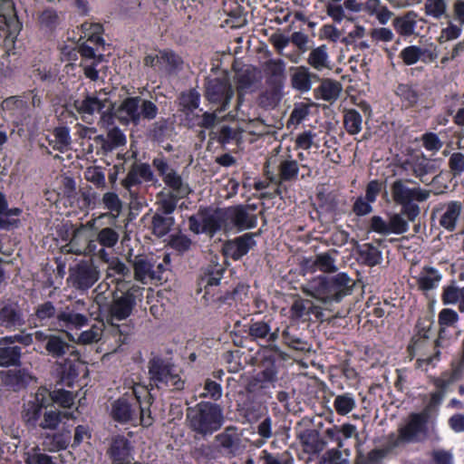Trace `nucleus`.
<instances>
[{"instance_id": "b1692460", "label": "nucleus", "mask_w": 464, "mask_h": 464, "mask_svg": "<svg viewBox=\"0 0 464 464\" xmlns=\"http://www.w3.org/2000/svg\"><path fill=\"white\" fill-rule=\"evenodd\" d=\"M303 268L309 273L316 271L334 273L338 269L335 258L329 252L320 253L314 257L305 258L303 262Z\"/></svg>"}, {"instance_id": "2f4dec72", "label": "nucleus", "mask_w": 464, "mask_h": 464, "mask_svg": "<svg viewBox=\"0 0 464 464\" xmlns=\"http://www.w3.org/2000/svg\"><path fill=\"white\" fill-rule=\"evenodd\" d=\"M71 441V431L63 430L60 432L47 434L44 437L43 445L44 450L56 452L65 450Z\"/></svg>"}, {"instance_id": "2eb2a0df", "label": "nucleus", "mask_w": 464, "mask_h": 464, "mask_svg": "<svg viewBox=\"0 0 464 464\" xmlns=\"http://www.w3.org/2000/svg\"><path fill=\"white\" fill-rule=\"evenodd\" d=\"M143 63L156 72L169 73L178 68L180 58L169 50H155L145 55Z\"/></svg>"}, {"instance_id": "58836bf2", "label": "nucleus", "mask_w": 464, "mask_h": 464, "mask_svg": "<svg viewBox=\"0 0 464 464\" xmlns=\"http://www.w3.org/2000/svg\"><path fill=\"white\" fill-rule=\"evenodd\" d=\"M266 82L273 86H281L285 77V63L283 60H269L266 63Z\"/></svg>"}, {"instance_id": "f704fd0d", "label": "nucleus", "mask_w": 464, "mask_h": 464, "mask_svg": "<svg viewBox=\"0 0 464 464\" xmlns=\"http://www.w3.org/2000/svg\"><path fill=\"white\" fill-rule=\"evenodd\" d=\"M328 48L323 44L311 50L307 57V63L318 72L330 69Z\"/></svg>"}, {"instance_id": "c756f323", "label": "nucleus", "mask_w": 464, "mask_h": 464, "mask_svg": "<svg viewBox=\"0 0 464 464\" xmlns=\"http://www.w3.org/2000/svg\"><path fill=\"white\" fill-rule=\"evenodd\" d=\"M19 208H7V202L5 195L0 192V228L10 229L17 227L20 225L19 217L22 214Z\"/></svg>"}, {"instance_id": "a878e982", "label": "nucleus", "mask_w": 464, "mask_h": 464, "mask_svg": "<svg viewBox=\"0 0 464 464\" xmlns=\"http://www.w3.org/2000/svg\"><path fill=\"white\" fill-rule=\"evenodd\" d=\"M420 291L427 294L436 289L442 279L441 273L435 267L425 266L413 276Z\"/></svg>"}, {"instance_id": "9b49d317", "label": "nucleus", "mask_w": 464, "mask_h": 464, "mask_svg": "<svg viewBox=\"0 0 464 464\" xmlns=\"http://www.w3.org/2000/svg\"><path fill=\"white\" fill-rule=\"evenodd\" d=\"M101 277L98 266L89 261H81L70 267L68 282L71 285L79 290L90 289Z\"/></svg>"}, {"instance_id": "e433bc0d", "label": "nucleus", "mask_w": 464, "mask_h": 464, "mask_svg": "<svg viewBox=\"0 0 464 464\" xmlns=\"http://www.w3.org/2000/svg\"><path fill=\"white\" fill-rule=\"evenodd\" d=\"M19 30L18 21L14 10L0 11V39L13 38Z\"/></svg>"}, {"instance_id": "5fc2aeb1", "label": "nucleus", "mask_w": 464, "mask_h": 464, "mask_svg": "<svg viewBox=\"0 0 464 464\" xmlns=\"http://www.w3.org/2000/svg\"><path fill=\"white\" fill-rule=\"evenodd\" d=\"M215 440L219 447L228 451H232L238 441L237 430L233 427H228L222 433L217 435Z\"/></svg>"}, {"instance_id": "dca6fc26", "label": "nucleus", "mask_w": 464, "mask_h": 464, "mask_svg": "<svg viewBox=\"0 0 464 464\" xmlns=\"http://www.w3.org/2000/svg\"><path fill=\"white\" fill-rule=\"evenodd\" d=\"M223 216L225 218V230H231L233 228L237 230L249 229L256 225V216L250 215L243 206L228 208L224 211Z\"/></svg>"}, {"instance_id": "6e6552de", "label": "nucleus", "mask_w": 464, "mask_h": 464, "mask_svg": "<svg viewBox=\"0 0 464 464\" xmlns=\"http://www.w3.org/2000/svg\"><path fill=\"white\" fill-rule=\"evenodd\" d=\"M429 419L425 412L411 413L398 430L395 446L401 443L419 442L427 437Z\"/></svg>"}, {"instance_id": "680f3d73", "label": "nucleus", "mask_w": 464, "mask_h": 464, "mask_svg": "<svg viewBox=\"0 0 464 464\" xmlns=\"http://www.w3.org/2000/svg\"><path fill=\"white\" fill-rule=\"evenodd\" d=\"M54 148L60 151L66 150L71 143V136L69 129L66 127L56 128L53 132Z\"/></svg>"}, {"instance_id": "a211bd4d", "label": "nucleus", "mask_w": 464, "mask_h": 464, "mask_svg": "<svg viewBox=\"0 0 464 464\" xmlns=\"http://www.w3.org/2000/svg\"><path fill=\"white\" fill-rule=\"evenodd\" d=\"M130 268L119 258H112L106 269V278L102 283L114 285V288H127L130 285H137L130 280Z\"/></svg>"}, {"instance_id": "412c9836", "label": "nucleus", "mask_w": 464, "mask_h": 464, "mask_svg": "<svg viewBox=\"0 0 464 464\" xmlns=\"http://www.w3.org/2000/svg\"><path fill=\"white\" fill-rule=\"evenodd\" d=\"M133 394L137 397L138 421L144 427L150 426L153 422L150 410L151 395L145 387L138 385L133 387Z\"/></svg>"}, {"instance_id": "6ab92c4d", "label": "nucleus", "mask_w": 464, "mask_h": 464, "mask_svg": "<svg viewBox=\"0 0 464 464\" xmlns=\"http://www.w3.org/2000/svg\"><path fill=\"white\" fill-rule=\"evenodd\" d=\"M111 416L121 423H135L138 421L137 397H121L111 404Z\"/></svg>"}, {"instance_id": "7c9ffc66", "label": "nucleus", "mask_w": 464, "mask_h": 464, "mask_svg": "<svg viewBox=\"0 0 464 464\" xmlns=\"http://www.w3.org/2000/svg\"><path fill=\"white\" fill-rule=\"evenodd\" d=\"M362 11L369 16H374L382 25H385L393 16V13L381 0H367L363 4Z\"/></svg>"}, {"instance_id": "ddd939ff", "label": "nucleus", "mask_w": 464, "mask_h": 464, "mask_svg": "<svg viewBox=\"0 0 464 464\" xmlns=\"http://www.w3.org/2000/svg\"><path fill=\"white\" fill-rule=\"evenodd\" d=\"M411 180L397 179L391 186V194L393 201L400 206H407L409 203L424 202L430 197L431 191L420 187H409Z\"/></svg>"}, {"instance_id": "f03ea898", "label": "nucleus", "mask_w": 464, "mask_h": 464, "mask_svg": "<svg viewBox=\"0 0 464 464\" xmlns=\"http://www.w3.org/2000/svg\"><path fill=\"white\" fill-rule=\"evenodd\" d=\"M353 280L345 273L334 276H317L302 286L306 295L315 298L324 304L340 303L343 297L352 294Z\"/></svg>"}, {"instance_id": "ea45409f", "label": "nucleus", "mask_w": 464, "mask_h": 464, "mask_svg": "<svg viewBox=\"0 0 464 464\" xmlns=\"http://www.w3.org/2000/svg\"><path fill=\"white\" fill-rule=\"evenodd\" d=\"M237 87L238 90L237 106L242 102V92L248 91L256 81V71L254 68H246L237 74Z\"/></svg>"}, {"instance_id": "338daca9", "label": "nucleus", "mask_w": 464, "mask_h": 464, "mask_svg": "<svg viewBox=\"0 0 464 464\" xmlns=\"http://www.w3.org/2000/svg\"><path fill=\"white\" fill-rule=\"evenodd\" d=\"M39 22L42 27L46 30H53L59 24L60 18L56 11L46 9L41 14Z\"/></svg>"}, {"instance_id": "39448f33", "label": "nucleus", "mask_w": 464, "mask_h": 464, "mask_svg": "<svg viewBox=\"0 0 464 464\" xmlns=\"http://www.w3.org/2000/svg\"><path fill=\"white\" fill-rule=\"evenodd\" d=\"M53 402L63 408H71L74 403L73 394L65 390L53 392L46 388H39L34 395L24 403L22 416L26 424L35 427L42 415L43 409H47Z\"/></svg>"}, {"instance_id": "473e14b6", "label": "nucleus", "mask_w": 464, "mask_h": 464, "mask_svg": "<svg viewBox=\"0 0 464 464\" xmlns=\"http://www.w3.org/2000/svg\"><path fill=\"white\" fill-rule=\"evenodd\" d=\"M399 56L406 65H413L419 61L423 60V57H428L430 60L437 58V54L433 53V52L422 49L417 45H410L403 48Z\"/></svg>"}, {"instance_id": "c85d7f7f", "label": "nucleus", "mask_w": 464, "mask_h": 464, "mask_svg": "<svg viewBox=\"0 0 464 464\" xmlns=\"http://www.w3.org/2000/svg\"><path fill=\"white\" fill-rule=\"evenodd\" d=\"M320 81V77L312 72L306 66H298L291 75V83L294 89L301 92H308L313 82Z\"/></svg>"}, {"instance_id": "9d476101", "label": "nucleus", "mask_w": 464, "mask_h": 464, "mask_svg": "<svg viewBox=\"0 0 464 464\" xmlns=\"http://www.w3.org/2000/svg\"><path fill=\"white\" fill-rule=\"evenodd\" d=\"M86 311L85 302L77 300L58 310L55 325L63 331L81 328L88 323V317L84 314Z\"/></svg>"}, {"instance_id": "20e7f679", "label": "nucleus", "mask_w": 464, "mask_h": 464, "mask_svg": "<svg viewBox=\"0 0 464 464\" xmlns=\"http://www.w3.org/2000/svg\"><path fill=\"white\" fill-rule=\"evenodd\" d=\"M34 338L38 342L45 343V350L53 358H61L65 354L70 355L69 358L59 363V371L63 379L72 380L78 376L81 362L79 353L74 346L68 343L59 334H48L42 331H36Z\"/></svg>"}, {"instance_id": "8fccbe9b", "label": "nucleus", "mask_w": 464, "mask_h": 464, "mask_svg": "<svg viewBox=\"0 0 464 464\" xmlns=\"http://www.w3.org/2000/svg\"><path fill=\"white\" fill-rule=\"evenodd\" d=\"M21 348L18 346L0 345V366L8 367L20 362Z\"/></svg>"}, {"instance_id": "49530a36", "label": "nucleus", "mask_w": 464, "mask_h": 464, "mask_svg": "<svg viewBox=\"0 0 464 464\" xmlns=\"http://www.w3.org/2000/svg\"><path fill=\"white\" fill-rule=\"evenodd\" d=\"M358 253L362 262L369 266L379 265L382 260V252L372 244H363Z\"/></svg>"}, {"instance_id": "f8f14e48", "label": "nucleus", "mask_w": 464, "mask_h": 464, "mask_svg": "<svg viewBox=\"0 0 464 464\" xmlns=\"http://www.w3.org/2000/svg\"><path fill=\"white\" fill-rule=\"evenodd\" d=\"M152 164L169 188L167 192L175 193L179 198H186L190 194L191 189L188 184L184 182L181 176L169 166L164 158L154 159Z\"/></svg>"}, {"instance_id": "4c0bfd02", "label": "nucleus", "mask_w": 464, "mask_h": 464, "mask_svg": "<svg viewBox=\"0 0 464 464\" xmlns=\"http://www.w3.org/2000/svg\"><path fill=\"white\" fill-rule=\"evenodd\" d=\"M423 13L434 20L448 19L449 6L446 0H425Z\"/></svg>"}, {"instance_id": "052dcab7", "label": "nucleus", "mask_w": 464, "mask_h": 464, "mask_svg": "<svg viewBox=\"0 0 464 464\" xmlns=\"http://www.w3.org/2000/svg\"><path fill=\"white\" fill-rule=\"evenodd\" d=\"M200 95L196 90H189L181 93L179 104L183 111H193L199 105Z\"/></svg>"}, {"instance_id": "0e129e2a", "label": "nucleus", "mask_w": 464, "mask_h": 464, "mask_svg": "<svg viewBox=\"0 0 464 464\" xmlns=\"http://www.w3.org/2000/svg\"><path fill=\"white\" fill-rule=\"evenodd\" d=\"M57 312L58 310H56L53 304L50 301H47L38 305L35 311V315L40 321L46 322L50 319L55 320ZM53 323L55 324V321H53Z\"/></svg>"}, {"instance_id": "774afa93", "label": "nucleus", "mask_w": 464, "mask_h": 464, "mask_svg": "<svg viewBox=\"0 0 464 464\" xmlns=\"http://www.w3.org/2000/svg\"><path fill=\"white\" fill-rule=\"evenodd\" d=\"M260 459L264 464H289L290 455L287 451L273 454L264 450L261 452Z\"/></svg>"}, {"instance_id": "aec40b11", "label": "nucleus", "mask_w": 464, "mask_h": 464, "mask_svg": "<svg viewBox=\"0 0 464 464\" xmlns=\"http://www.w3.org/2000/svg\"><path fill=\"white\" fill-rule=\"evenodd\" d=\"M254 237L255 234L246 233L234 240L226 242L223 247L224 254L234 260L240 259L256 246Z\"/></svg>"}, {"instance_id": "c9c22d12", "label": "nucleus", "mask_w": 464, "mask_h": 464, "mask_svg": "<svg viewBox=\"0 0 464 464\" xmlns=\"http://www.w3.org/2000/svg\"><path fill=\"white\" fill-rule=\"evenodd\" d=\"M277 169L280 182L293 181L297 179L299 165L298 162L290 156H281Z\"/></svg>"}, {"instance_id": "7ed1b4c3", "label": "nucleus", "mask_w": 464, "mask_h": 464, "mask_svg": "<svg viewBox=\"0 0 464 464\" xmlns=\"http://www.w3.org/2000/svg\"><path fill=\"white\" fill-rule=\"evenodd\" d=\"M225 418L220 405L200 401L186 410V423L194 433L208 437L218 431L224 424Z\"/></svg>"}, {"instance_id": "72a5a7b5", "label": "nucleus", "mask_w": 464, "mask_h": 464, "mask_svg": "<svg viewBox=\"0 0 464 464\" xmlns=\"http://www.w3.org/2000/svg\"><path fill=\"white\" fill-rule=\"evenodd\" d=\"M42 420L39 419L36 425L43 430H54L58 428L63 419H74L72 412H62L56 410L44 409Z\"/></svg>"}, {"instance_id": "f257e3e1", "label": "nucleus", "mask_w": 464, "mask_h": 464, "mask_svg": "<svg viewBox=\"0 0 464 464\" xmlns=\"http://www.w3.org/2000/svg\"><path fill=\"white\" fill-rule=\"evenodd\" d=\"M109 290V283H100L93 293L94 301L107 314V322L111 326L113 334H128L129 327L126 324H118V322L129 318L137 304L143 298V288L139 285H130L127 288H114L111 292V302H107L105 293Z\"/></svg>"}, {"instance_id": "37998d69", "label": "nucleus", "mask_w": 464, "mask_h": 464, "mask_svg": "<svg viewBox=\"0 0 464 464\" xmlns=\"http://www.w3.org/2000/svg\"><path fill=\"white\" fill-rule=\"evenodd\" d=\"M182 198L177 197L175 193L161 191L157 196V213L170 216L177 208V204Z\"/></svg>"}, {"instance_id": "c03bdc74", "label": "nucleus", "mask_w": 464, "mask_h": 464, "mask_svg": "<svg viewBox=\"0 0 464 464\" xmlns=\"http://www.w3.org/2000/svg\"><path fill=\"white\" fill-rule=\"evenodd\" d=\"M33 380V375L27 370L19 369L7 374L5 383L13 390L17 391L27 386Z\"/></svg>"}, {"instance_id": "a18cd8bd", "label": "nucleus", "mask_w": 464, "mask_h": 464, "mask_svg": "<svg viewBox=\"0 0 464 464\" xmlns=\"http://www.w3.org/2000/svg\"><path fill=\"white\" fill-rule=\"evenodd\" d=\"M174 218L162 213H155L152 218V231L158 237L166 236L174 225Z\"/></svg>"}, {"instance_id": "a19ab883", "label": "nucleus", "mask_w": 464, "mask_h": 464, "mask_svg": "<svg viewBox=\"0 0 464 464\" xmlns=\"http://www.w3.org/2000/svg\"><path fill=\"white\" fill-rule=\"evenodd\" d=\"M203 223H204V233H208L213 236L217 231L224 227L225 218L223 216L224 211H202Z\"/></svg>"}, {"instance_id": "4be33fe9", "label": "nucleus", "mask_w": 464, "mask_h": 464, "mask_svg": "<svg viewBox=\"0 0 464 464\" xmlns=\"http://www.w3.org/2000/svg\"><path fill=\"white\" fill-rule=\"evenodd\" d=\"M440 211L439 219L440 227L449 232L454 231L463 211L462 203L458 200L449 201L441 206Z\"/></svg>"}, {"instance_id": "e2e57ef3", "label": "nucleus", "mask_w": 464, "mask_h": 464, "mask_svg": "<svg viewBox=\"0 0 464 464\" xmlns=\"http://www.w3.org/2000/svg\"><path fill=\"white\" fill-rule=\"evenodd\" d=\"M342 0H329L326 5L327 14L336 23H341L344 19H348L343 5L340 4Z\"/></svg>"}, {"instance_id": "864d4df0", "label": "nucleus", "mask_w": 464, "mask_h": 464, "mask_svg": "<svg viewBox=\"0 0 464 464\" xmlns=\"http://www.w3.org/2000/svg\"><path fill=\"white\" fill-rule=\"evenodd\" d=\"M97 241L101 246L113 248L119 241V232L111 227H106L97 232Z\"/></svg>"}, {"instance_id": "69168bd1", "label": "nucleus", "mask_w": 464, "mask_h": 464, "mask_svg": "<svg viewBox=\"0 0 464 464\" xmlns=\"http://www.w3.org/2000/svg\"><path fill=\"white\" fill-rule=\"evenodd\" d=\"M85 179L97 188H104L106 185L105 175L100 167H90L84 172Z\"/></svg>"}, {"instance_id": "4468645a", "label": "nucleus", "mask_w": 464, "mask_h": 464, "mask_svg": "<svg viewBox=\"0 0 464 464\" xmlns=\"http://www.w3.org/2000/svg\"><path fill=\"white\" fill-rule=\"evenodd\" d=\"M206 96L211 102H221L218 112L225 111L234 96V90L227 76L208 79L206 86Z\"/></svg>"}, {"instance_id": "de8ad7c7", "label": "nucleus", "mask_w": 464, "mask_h": 464, "mask_svg": "<svg viewBox=\"0 0 464 464\" xmlns=\"http://www.w3.org/2000/svg\"><path fill=\"white\" fill-rule=\"evenodd\" d=\"M23 324V318L19 311L16 309V307L13 305H6L0 310L1 325L6 328H12L15 326H20Z\"/></svg>"}, {"instance_id": "cd10ccee", "label": "nucleus", "mask_w": 464, "mask_h": 464, "mask_svg": "<svg viewBox=\"0 0 464 464\" xmlns=\"http://www.w3.org/2000/svg\"><path fill=\"white\" fill-rule=\"evenodd\" d=\"M419 14L415 11H408L395 17L392 26L396 33L402 37H410L418 34L416 32Z\"/></svg>"}, {"instance_id": "5701e85b", "label": "nucleus", "mask_w": 464, "mask_h": 464, "mask_svg": "<svg viewBox=\"0 0 464 464\" xmlns=\"http://www.w3.org/2000/svg\"><path fill=\"white\" fill-rule=\"evenodd\" d=\"M134 278L141 284H148L149 282L160 279V274L163 270L162 264L158 265L159 271L153 269V265L142 256H136L133 260Z\"/></svg>"}, {"instance_id": "4d7b16f0", "label": "nucleus", "mask_w": 464, "mask_h": 464, "mask_svg": "<svg viewBox=\"0 0 464 464\" xmlns=\"http://www.w3.org/2000/svg\"><path fill=\"white\" fill-rule=\"evenodd\" d=\"M126 137L119 128H112L109 130L102 147L106 150H113L116 148L125 145Z\"/></svg>"}, {"instance_id": "13d9d810", "label": "nucleus", "mask_w": 464, "mask_h": 464, "mask_svg": "<svg viewBox=\"0 0 464 464\" xmlns=\"http://www.w3.org/2000/svg\"><path fill=\"white\" fill-rule=\"evenodd\" d=\"M225 272V268L218 264L210 265L207 268L204 276L202 277L203 283L206 286L218 285Z\"/></svg>"}, {"instance_id": "bf43d9fd", "label": "nucleus", "mask_w": 464, "mask_h": 464, "mask_svg": "<svg viewBox=\"0 0 464 464\" xmlns=\"http://www.w3.org/2000/svg\"><path fill=\"white\" fill-rule=\"evenodd\" d=\"M270 331L271 328L269 324L264 321L252 322L248 325V335L254 341H263L266 343V339Z\"/></svg>"}, {"instance_id": "393cba45", "label": "nucleus", "mask_w": 464, "mask_h": 464, "mask_svg": "<svg viewBox=\"0 0 464 464\" xmlns=\"http://www.w3.org/2000/svg\"><path fill=\"white\" fill-rule=\"evenodd\" d=\"M108 454L113 464H130L133 459L130 444L122 436H117L112 439Z\"/></svg>"}, {"instance_id": "6e6d98bb", "label": "nucleus", "mask_w": 464, "mask_h": 464, "mask_svg": "<svg viewBox=\"0 0 464 464\" xmlns=\"http://www.w3.org/2000/svg\"><path fill=\"white\" fill-rule=\"evenodd\" d=\"M319 90L324 101L333 102L339 97L341 85L335 81L326 79L322 82Z\"/></svg>"}, {"instance_id": "603ef678", "label": "nucleus", "mask_w": 464, "mask_h": 464, "mask_svg": "<svg viewBox=\"0 0 464 464\" xmlns=\"http://www.w3.org/2000/svg\"><path fill=\"white\" fill-rule=\"evenodd\" d=\"M356 407V401L352 393L337 395L334 401V408L339 415L345 416Z\"/></svg>"}, {"instance_id": "0eeeda50", "label": "nucleus", "mask_w": 464, "mask_h": 464, "mask_svg": "<svg viewBox=\"0 0 464 464\" xmlns=\"http://www.w3.org/2000/svg\"><path fill=\"white\" fill-rule=\"evenodd\" d=\"M121 119L125 122L138 125L141 119L154 120L158 114L157 105L139 96L125 99L119 108Z\"/></svg>"}, {"instance_id": "09e8293b", "label": "nucleus", "mask_w": 464, "mask_h": 464, "mask_svg": "<svg viewBox=\"0 0 464 464\" xmlns=\"http://www.w3.org/2000/svg\"><path fill=\"white\" fill-rule=\"evenodd\" d=\"M343 125L350 135L358 134L362 129V117L354 109L346 110L343 115Z\"/></svg>"}, {"instance_id": "1a4fd4ad", "label": "nucleus", "mask_w": 464, "mask_h": 464, "mask_svg": "<svg viewBox=\"0 0 464 464\" xmlns=\"http://www.w3.org/2000/svg\"><path fill=\"white\" fill-rule=\"evenodd\" d=\"M411 359L416 357L415 368L428 371L430 366L434 367L440 361V352L437 345L429 340L419 337L414 339L408 347Z\"/></svg>"}, {"instance_id": "79ce46f5", "label": "nucleus", "mask_w": 464, "mask_h": 464, "mask_svg": "<svg viewBox=\"0 0 464 464\" xmlns=\"http://www.w3.org/2000/svg\"><path fill=\"white\" fill-rule=\"evenodd\" d=\"M153 178L151 169L147 164H140L131 169L124 179V186L130 187L142 180L150 181Z\"/></svg>"}, {"instance_id": "bb28decb", "label": "nucleus", "mask_w": 464, "mask_h": 464, "mask_svg": "<svg viewBox=\"0 0 464 464\" xmlns=\"http://www.w3.org/2000/svg\"><path fill=\"white\" fill-rule=\"evenodd\" d=\"M101 203L107 212L102 213L97 218L88 221L87 226L92 227L97 220L103 218L116 220L122 212L123 203L115 192L109 191L104 193L102 197Z\"/></svg>"}, {"instance_id": "423d86ee", "label": "nucleus", "mask_w": 464, "mask_h": 464, "mask_svg": "<svg viewBox=\"0 0 464 464\" xmlns=\"http://www.w3.org/2000/svg\"><path fill=\"white\" fill-rule=\"evenodd\" d=\"M150 384L160 390L181 391L185 381L180 376L179 369L169 361L153 358L149 362Z\"/></svg>"}, {"instance_id": "f3484780", "label": "nucleus", "mask_w": 464, "mask_h": 464, "mask_svg": "<svg viewBox=\"0 0 464 464\" xmlns=\"http://www.w3.org/2000/svg\"><path fill=\"white\" fill-rule=\"evenodd\" d=\"M107 98H101L97 93L86 94L82 99L75 100L73 107L82 120L92 123L95 113H100L106 107Z\"/></svg>"}, {"instance_id": "3c124183", "label": "nucleus", "mask_w": 464, "mask_h": 464, "mask_svg": "<svg viewBox=\"0 0 464 464\" xmlns=\"http://www.w3.org/2000/svg\"><path fill=\"white\" fill-rule=\"evenodd\" d=\"M395 92L407 107L415 105L419 101L420 92L416 86L401 83L397 86Z\"/></svg>"}]
</instances>
